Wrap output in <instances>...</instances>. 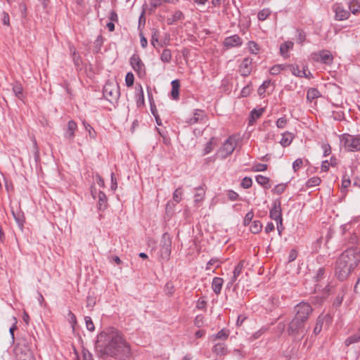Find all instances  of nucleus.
<instances>
[{
  "instance_id": "nucleus-1",
  "label": "nucleus",
  "mask_w": 360,
  "mask_h": 360,
  "mask_svg": "<svg viewBox=\"0 0 360 360\" xmlns=\"http://www.w3.org/2000/svg\"><path fill=\"white\" fill-rule=\"evenodd\" d=\"M360 262V250L350 248L345 250L336 260L335 275L343 281L346 280Z\"/></svg>"
},
{
  "instance_id": "nucleus-2",
  "label": "nucleus",
  "mask_w": 360,
  "mask_h": 360,
  "mask_svg": "<svg viewBox=\"0 0 360 360\" xmlns=\"http://www.w3.org/2000/svg\"><path fill=\"white\" fill-rule=\"evenodd\" d=\"M95 352L97 356L102 359L112 356V328L103 330L97 335Z\"/></svg>"
},
{
  "instance_id": "nucleus-3",
  "label": "nucleus",
  "mask_w": 360,
  "mask_h": 360,
  "mask_svg": "<svg viewBox=\"0 0 360 360\" xmlns=\"http://www.w3.org/2000/svg\"><path fill=\"white\" fill-rule=\"evenodd\" d=\"M130 354L131 349L129 344L123 339L118 330H114V358L126 360Z\"/></svg>"
},
{
  "instance_id": "nucleus-4",
  "label": "nucleus",
  "mask_w": 360,
  "mask_h": 360,
  "mask_svg": "<svg viewBox=\"0 0 360 360\" xmlns=\"http://www.w3.org/2000/svg\"><path fill=\"white\" fill-rule=\"evenodd\" d=\"M14 353L16 360H35L29 342L25 338L18 340L14 348Z\"/></svg>"
},
{
  "instance_id": "nucleus-5",
  "label": "nucleus",
  "mask_w": 360,
  "mask_h": 360,
  "mask_svg": "<svg viewBox=\"0 0 360 360\" xmlns=\"http://www.w3.org/2000/svg\"><path fill=\"white\" fill-rule=\"evenodd\" d=\"M313 311L311 306L305 302H301L295 307V319L305 323Z\"/></svg>"
},
{
  "instance_id": "nucleus-6",
  "label": "nucleus",
  "mask_w": 360,
  "mask_h": 360,
  "mask_svg": "<svg viewBox=\"0 0 360 360\" xmlns=\"http://www.w3.org/2000/svg\"><path fill=\"white\" fill-rule=\"evenodd\" d=\"M341 141L343 142L345 149L348 151L360 150V137L345 134L342 135Z\"/></svg>"
},
{
  "instance_id": "nucleus-7",
  "label": "nucleus",
  "mask_w": 360,
  "mask_h": 360,
  "mask_svg": "<svg viewBox=\"0 0 360 360\" xmlns=\"http://www.w3.org/2000/svg\"><path fill=\"white\" fill-rule=\"evenodd\" d=\"M172 238L168 233H164L160 241V255L163 259H169L171 254Z\"/></svg>"
},
{
  "instance_id": "nucleus-8",
  "label": "nucleus",
  "mask_w": 360,
  "mask_h": 360,
  "mask_svg": "<svg viewBox=\"0 0 360 360\" xmlns=\"http://www.w3.org/2000/svg\"><path fill=\"white\" fill-rule=\"evenodd\" d=\"M304 323H305L293 318L288 325L287 329L288 334L290 336L297 337L303 332Z\"/></svg>"
},
{
  "instance_id": "nucleus-9",
  "label": "nucleus",
  "mask_w": 360,
  "mask_h": 360,
  "mask_svg": "<svg viewBox=\"0 0 360 360\" xmlns=\"http://www.w3.org/2000/svg\"><path fill=\"white\" fill-rule=\"evenodd\" d=\"M311 58L314 61L320 62L326 65H330L333 61V56L328 50H323L319 53H312Z\"/></svg>"
},
{
  "instance_id": "nucleus-10",
  "label": "nucleus",
  "mask_w": 360,
  "mask_h": 360,
  "mask_svg": "<svg viewBox=\"0 0 360 360\" xmlns=\"http://www.w3.org/2000/svg\"><path fill=\"white\" fill-rule=\"evenodd\" d=\"M236 142L233 138L229 136L224 143L223 146L218 150V153L221 155L223 159L230 155L236 148Z\"/></svg>"
},
{
  "instance_id": "nucleus-11",
  "label": "nucleus",
  "mask_w": 360,
  "mask_h": 360,
  "mask_svg": "<svg viewBox=\"0 0 360 360\" xmlns=\"http://www.w3.org/2000/svg\"><path fill=\"white\" fill-rule=\"evenodd\" d=\"M269 217L271 219L275 220L276 222L283 221L281 202L279 200L274 201L273 207L269 212Z\"/></svg>"
},
{
  "instance_id": "nucleus-12",
  "label": "nucleus",
  "mask_w": 360,
  "mask_h": 360,
  "mask_svg": "<svg viewBox=\"0 0 360 360\" xmlns=\"http://www.w3.org/2000/svg\"><path fill=\"white\" fill-rule=\"evenodd\" d=\"M243 44V39L238 35L233 34L227 37L223 41V46L226 49H231L233 47H239Z\"/></svg>"
},
{
  "instance_id": "nucleus-13",
  "label": "nucleus",
  "mask_w": 360,
  "mask_h": 360,
  "mask_svg": "<svg viewBox=\"0 0 360 360\" xmlns=\"http://www.w3.org/2000/svg\"><path fill=\"white\" fill-rule=\"evenodd\" d=\"M333 11L335 13V18L337 20H345L350 16V13L340 4H335L333 6Z\"/></svg>"
},
{
  "instance_id": "nucleus-14",
  "label": "nucleus",
  "mask_w": 360,
  "mask_h": 360,
  "mask_svg": "<svg viewBox=\"0 0 360 360\" xmlns=\"http://www.w3.org/2000/svg\"><path fill=\"white\" fill-rule=\"evenodd\" d=\"M252 59L250 58H245L239 66V72L243 77H247L250 75L252 71Z\"/></svg>"
},
{
  "instance_id": "nucleus-15",
  "label": "nucleus",
  "mask_w": 360,
  "mask_h": 360,
  "mask_svg": "<svg viewBox=\"0 0 360 360\" xmlns=\"http://www.w3.org/2000/svg\"><path fill=\"white\" fill-rule=\"evenodd\" d=\"M205 117L203 110L195 109L193 112V116L186 120V123L189 125H193L202 121Z\"/></svg>"
},
{
  "instance_id": "nucleus-16",
  "label": "nucleus",
  "mask_w": 360,
  "mask_h": 360,
  "mask_svg": "<svg viewBox=\"0 0 360 360\" xmlns=\"http://www.w3.org/2000/svg\"><path fill=\"white\" fill-rule=\"evenodd\" d=\"M178 1L179 0H150L149 11L152 13L157 8L160 7L164 4H176Z\"/></svg>"
},
{
  "instance_id": "nucleus-17",
  "label": "nucleus",
  "mask_w": 360,
  "mask_h": 360,
  "mask_svg": "<svg viewBox=\"0 0 360 360\" xmlns=\"http://www.w3.org/2000/svg\"><path fill=\"white\" fill-rule=\"evenodd\" d=\"M12 214L21 231L23 230L24 224L25 222V218L24 213L20 210V209H18L17 210H12Z\"/></svg>"
},
{
  "instance_id": "nucleus-18",
  "label": "nucleus",
  "mask_w": 360,
  "mask_h": 360,
  "mask_svg": "<svg viewBox=\"0 0 360 360\" xmlns=\"http://www.w3.org/2000/svg\"><path fill=\"white\" fill-rule=\"evenodd\" d=\"M77 129V123L73 120H70L68 122V127L65 132V137L68 140H73L75 133Z\"/></svg>"
},
{
  "instance_id": "nucleus-19",
  "label": "nucleus",
  "mask_w": 360,
  "mask_h": 360,
  "mask_svg": "<svg viewBox=\"0 0 360 360\" xmlns=\"http://www.w3.org/2000/svg\"><path fill=\"white\" fill-rule=\"evenodd\" d=\"M130 63L133 69L137 72L138 74L140 75L142 72L144 65L138 56L133 55L130 58Z\"/></svg>"
},
{
  "instance_id": "nucleus-20",
  "label": "nucleus",
  "mask_w": 360,
  "mask_h": 360,
  "mask_svg": "<svg viewBox=\"0 0 360 360\" xmlns=\"http://www.w3.org/2000/svg\"><path fill=\"white\" fill-rule=\"evenodd\" d=\"M224 283V280L220 277H214L212 282V289L216 295H219Z\"/></svg>"
},
{
  "instance_id": "nucleus-21",
  "label": "nucleus",
  "mask_w": 360,
  "mask_h": 360,
  "mask_svg": "<svg viewBox=\"0 0 360 360\" xmlns=\"http://www.w3.org/2000/svg\"><path fill=\"white\" fill-rule=\"evenodd\" d=\"M205 185L200 186L195 188V193L194 195V202L198 204L202 202L205 198Z\"/></svg>"
},
{
  "instance_id": "nucleus-22",
  "label": "nucleus",
  "mask_w": 360,
  "mask_h": 360,
  "mask_svg": "<svg viewBox=\"0 0 360 360\" xmlns=\"http://www.w3.org/2000/svg\"><path fill=\"white\" fill-rule=\"evenodd\" d=\"M184 19V14L181 11H176L171 17L167 18V23L169 25H172Z\"/></svg>"
},
{
  "instance_id": "nucleus-23",
  "label": "nucleus",
  "mask_w": 360,
  "mask_h": 360,
  "mask_svg": "<svg viewBox=\"0 0 360 360\" xmlns=\"http://www.w3.org/2000/svg\"><path fill=\"white\" fill-rule=\"evenodd\" d=\"M264 112L263 108L259 109L254 108L250 111L249 117V124H252L257 119H259Z\"/></svg>"
},
{
  "instance_id": "nucleus-24",
  "label": "nucleus",
  "mask_w": 360,
  "mask_h": 360,
  "mask_svg": "<svg viewBox=\"0 0 360 360\" xmlns=\"http://www.w3.org/2000/svg\"><path fill=\"white\" fill-rule=\"evenodd\" d=\"M243 268L244 261L239 262L234 268L233 276L231 278V284H233V283L238 279L239 276L241 274Z\"/></svg>"
},
{
  "instance_id": "nucleus-25",
  "label": "nucleus",
  "mask_w": 360,
  "mask_h": 360,
  "mask_svg": "<svg viewBox=\"0 0 360 360\" xmlns=\"http://www.w3.org/2000/svg\"><path fill=\"white\" fill-rule=\"evenodd\" d=\"M172 84V91H171V96L174 100H178L179 98V89H180V83L178 79H174L171 82Z\"/></svg>"
},
{
  "instance_id": "nucleus-26",
  "label": "nucleus",
  "mask_w": 360,
  "mask_h": 360,
  "mask_svg": "<svg viewBox=\"0 0 360 360\" xmlns=\"http://www.w3.org/2000/svg\"><path fill=\"white\" fill-rule=\"evenodd\" d=\"M294 139V136L289 131H285L282 134V138L280 141V143L283 147H287L290 146Z\"/></svg>"
},
{
  "instance_id": "nucleus-27",
  "label": "nucleus",
  "mask_w": 360,
  "mask_h": 360,
  "mask_svg": "<svg viewBox=\"0 0 360 360\" xmlns=\"http://www.w3.org/2000/svg\"><path fill=\"white\" fill-rule=\"evenodd\" d=\"M293 43L288 41L281 44L280 46V53L284 58H288L289 56L288 52L289 50L292 49Z\"/></svg>"
},
{
  "instance_id": "nucleus-28",
  "label": "nucleus",
  "mask_w": 360,
  "mask_h": 360,
  "mask_svg": "<svg viewBox=\"0 0 360 360\" xmlns=\"http://www.w3.org/2000/svg\"><path fill=\"white\" fill-rule=\"evenodd\" d=\"M212 352L218 356H225L227 349L224 343H217L213 347Z\"/></svg>"
},
{
  "instance_id": "nucleus-29",
  "label": "nucleus",
  "mask_w": 360,
  "mask_h": 360,
  "mask_svg": "<svg viewBox=\"0 0 360 360\" xmlns=\"http://www.w3.org/2000/svg\"><path fill=\"white\" fill-rule=\"evenodd\" d=\"M326 269L325 267H320L314 276V280L317 283H320L326 278Z\"/></svg>"
},
{
  "instance_id": "nucleus-30",
  "label": "nucleus",
  "mask_w": 360,
  "mask_h": 360,
  "mask_svg": "<svg viewBox=\"0 0 360 360\" xmlns=\"http://www.w3.org/2000/svg\"><path fill=\"white\" fill-rule=\"evenodd\" d=\"M146 6V4H144L143 5L142 11L139 18L138 30H139V32H142V30L143 29L146 22V18L145 16Z\"/></svg>"
},
{
  "instance_id": "nucleus-31",
  "label": "nucleus",
  "mask_w": 360,
  "mask_h": 360,
  "mask_svg": "<svg viewBox=\"0 0 360 360\" xmlns=\"http://www.w3.org/2000/svg\"><path fill=\"white\" fill-rule=\"evenodd\" d=\"M103 97L106 101L109 103H111L110 97L112 95V88L111 86L110 82H106V84L103 86Z\"/></svg>"
},
{
  "instance_id": "nucleus-32",
  "label": "nucleus",
  "mask_w": 360,
  "mask_h": 360,
  "mask_svg": "<svg viewBox=\"0 0 360 360\" xmlns=\"http://www.w3.org/2000/svg\"><path fill=\"white\" fill-rule=\"evenodd\" d=\"M136 90L137 91L136 95V103L138 106H140L141 105L144 104V94L142 86L141 84H138L136 87Z\"/></svg>"
},
{
  "instance_id": "nucleus-33",
  "label": "nucleus",
  "mask_w": 360,
  "mask_h": 360,
  "mask_svg": "<svg viewBox=\"0 0 360 360\" xmlns=\"http://www.w3.org/2000/svg\"><path fill=\"white\" fill-rule=\"evenodd\" d=\"M287 68H290L291 70V72L293 75L299 77H305L307 75L305 73V70H301L299 69L297 65H287Z\"/></svg>"
},
{
  "instance_id": "nucleus-34",
  "label": "nucleus",
  "mask_w": 360,
  "mask_h": 360,
  "mask_svg": "<svg viewBox=\"0 0 360 360\" xmlns=\"http://www.w3.org/2000/svg\"><path fill=\"white\" fill-rule=\"evenodd\" d=\"M12 89H13V91L14 94L15 95V96L18 97L19 99H22L23 97V95H22L23 88H22V84L18 82H15L13 84Z\"/></svg>"
},
{
  "instance_id": "nucleus-35",
  "label": "nucleus",
  "mask_w": 360,
  "mask_h": 360,
  "mask_svg": "<svg viewBox=\"0 0 360 360\" xmlns=\"http://www.w3.org/2000/svg\"><path fill=\"white\" fill-rule=\"evenodd\" d=\"M255 179L257 183L263 186L264 188H269L270 187L269 179L268 177L262 175H257L255 176Z\"/></svg>"
},
{
  "instance_id": "nucleus-36",
  "label": "nucleus",
  "mask_w": 360,
  "mask_h": 360,
  "mask_svg": "<svg viewBox=\"0 0 360 360\" xmlns=\"http://www.w3.org/2000/svg\"><path fill=\"white\" fill-rule=\"evenodd\" d=\"M319 96H321V94L317 89L310 88L308 89L307 93V98L309 101H311L314 99L319 98Z\"/></svg>"
},
{
  "instance_id": "nucleus-37",
  "label": "nucleus",
  "mask_w": 360,
  "mask_h": 360,
  "mask_svg": "<svg viewBox=\"0 0 360 360\" xmlns=\"http://www.w3.org/2000/svg\"><path fill=\"white\" fill-rule=\"evenodd\" d=\"M262 224L259 220L253 221L250 226V231L254 234L259 233L262 231Z\"/></svg>"
},
{
  "instance_id": "nucleus-38",
  "label": "nucleus",
  "mask_w": 360,
  "mask_h": 360,
  "mask_svg": "<svg viewBox=\"0 0 360 360\" xmlns=\"http://www.w3.org/2000/svg\"><path fill=\"white\" fill-rule=\"evenodd\" d=\"M287 68V65L284 64H277L273 65L270 70L269 73L271 75H278L282 70H285Z\"/></svg>"
},
{
  "instance_id": "nucleus-39",
  "label": "nucleus",
  "mask_w": 360,
  "mask_h": 360,
  "mask_svg": "<svg viewBox=\"0 0 360 360\" xmlns=\"http://www.w3.org/2000/svg\"><path fill=\"white\" fill-rule=\"evenodd\" d=\"M107 205V198L105 194L100 191L98 193V209L103 210L106 207Z\"/></svg>"
},
{
  "instance_id": "nucleus-40",
  "label": "nucleus",
  "mask_w": 360,
  "mask_h": 360,
  "mask_svg": "<svg viewBox=\"0 0 360 360\" xmlns=\"http://www.w3.org/2000/svg\"><path fill=\"white\" fill-rule=\"evenodd\" d=\"M171 59H172V53H171L170 49H164L160 56V60L163 63H170Z\"/></svg>"
},
{
  "instance_id": "nucleus-41",
  "label": "nucleus",
  "mask_w": 360,
  "mask_h": 360,
  "mask_svg": "<svg viewBox=\"0 0 360 360\" xmlns=\"http://www.w3.org/2000/svg\"><path fill=\"white\" fill-rule=\"evenodd\" d=\"M216 139L214 137H212L210 141L206 143L205 147L204 148L203 155H207L211 153L214 148V146L216 144L215 143Z\"/></svg>"
},
{
  "instance_id": "nucleus-42",
  "label": "nucleus",
  "mask_w": 360,
  "mask_h": 360,
  "mask_svg": "<svg viewBox=\"0 0 360 360\" xmlns=\"http://www.w3.org/2000/svg\"><path fill=\"white\" fill-rule=\"evenodd\" d=\"M323 317L322 316H319L317 318L316 326L314 329V333L315 335L319 334V333L321 331L322 327H323Z\"/></svg>"
},
{
  "instance_id": "nucleus-43",
  "label": "nucleus",
  "mask_w": 360,
  "mask_h": 360,
  "mask_svg": "<svg viewBox=\"0 0 360 360\" xmlns=\"http://www.w3.org/2000/svg\"><path fill=\"white\" fill-rule=\"evenodd\" d=\"M321 178H319V176H313L307 181L306 185L308 188H311L319 186L321 184Z\"/></svg>"
},
{
  "instance_id": "nucleus-44",
  "label": "nucleus",
  "mask_w": 360,
  "mask_h": 360,
  "mask_svg": "<svg viewBox=\"0 0 360 360\" xmlns=\"http://www.w3.org/2000/svg\"><path fill=\"white\" fill-rule=\"evenodd\" d=\"M248 49L252 54H257L259 51V45L254 41H250L248 43Z\"/></svg>"
},
{
  "instance_id": "nucleus-45",
  "label": "nucleus",
  "mask_w": 360,
  "mask_h": 360,
  "mask_svg": "<svg viewBox=\"0 0 360 360\" xmlns=\"http://www.w3.org/2000/svg\"><path fill=\"white\" fill-rule=\"evenodd\" d=\"M70 51L72 54L73 62L77 67H79L82 64V59L79 55L76 52L74 48H70Z\"/></svg>"
},
{
  "instance_id": "nucleus-46",
  "label": "nucleus",
  "mask_w": 360,
  "mask_h": 360,
  "mask_svg": "<svg viewBox=\"0 0 360 360\" xmlns=\"http://www.w3.org/2000/svg\"><path fill=\"white\" fill-rule=\"evenodd\" d=\"M270 14L271 11L269 8H264L258 13V20L260 21H264L270 15Z\"/></svg>"
},
{
  "instance_id": "nucleus-47",
  "label": "nucleus",
  "mask_w": 360,
  "mask_h": 360,
  "mask_svg": "<svg viewBox=\"0 0 360 360\" xmlns=\"http://www.w3.org/2000/svg\"><path fill=\"white\" fill-rule=\"evenodd\" d=\"M349 8L350 11L354 15L360 13V4L355 1L350 2Z\"/></svg>"
},
{
  "instance_id": "nucleus-48",
  "label": "nucleus",
  "mask_w": 360,
  "mask_h": 360,
  "mask_svg": "<svg viewBox=\"0 0 360 360\" xmlns=\"http://www.w3.org/2000/svg\"><path fill=\"white\" fill-rule=\"evenodd\" d=\"M296 40L299 44H302L306 40V33L302 30H297Z\"/></svg>"
},
{
  "instance_id": "nucleus-49",
  "label": "nucleus",
  "mask_w": 360,
  "mask_h": 360,
  "mask_svg": "<svg viewBox=\"0 0 360 360\" xmlns=\"http://www.w3.org/2000/svg\"><path fill=\"white\" fill-rule=\"evenodd\" d=\"M102 44H103V37L101 35H98L94 42V48H93L94 52L98 53L101 49Z\"/></svg>"
},
{
  "instance_id": "nucleus-50",
  "label": "nucleus",
  "mask_w": 360,
  "mask_h": 360,
  "mask_svg": "<svg viewBox=\"0 0 360 360\" xmlns=\"http://www.w3.org/2000/svg\"><path fill=\"white\" fill-rule=\"evenodd\" d=\"M82 124H83L84 127H85V129L86 131H88L89 136L92 139H95L96 133L95 130L94 129V128L89 124H88L86 121H83Z\"/></svg>"
},
{
  "instance_id": "nucleus-51",
  "label": "nucleus",
  "mask_w": 360,
  "mask_h": 360,
  "mask_svg": "<svg viewBox=\"0 0 360 360\" xmlns=\"http://www.w3.org/2000/svg\"><path fill=\"white\" fill-rule=\"evenodd\" d=\"M159 40V31L157 29H153L151 33V44L155 47V43Z\"/></svg>"
},
{
  "instance_id": "nucleus-52",
  "label": "nucleus",
  "mask_w": 360,
  "mask_h": 360,
  "mask_svg": "<svg viewBox=\"0 0 360 360\" xmlns=\"http://www.w3.org/2000/svg\"><path fill=\"white\" fill-rule=\"evenodd\" d=\"M252 180L250 177L245 176L242 179V181L240 183L241 187L243 188H249L252 186Z\"/></svg>"
},
{
  "instance_id": "nucleus-53",
  "label": "nucleus",
  "mask_w": 360,
  "mask_h": 360,
  "mask_svg": "<svg viewBox=\"0 0 360 360\" xmlns=\"http://www.w3.org/2000/svg\"><path fill=\"white\" fill-rule=\"evenodd\" d=\"M229 333L227 330L226 329H221V330H219L215 335H214V338L215 339H222V340H226L229 337Z\"/></svg>"
},
{
  "instance_id": "nucleus-54",
  "label": "nucleus",
  "mask_w": 360,
  "mask_h": 360,
  "mask_svg": "<svg viewBox=\"0 0 360 360\" xmlns=\"http://www.w3.org/2000/svg\"><path fill=\"white\" fill-rule=\"evenodd\" d=\"M254 217V212L252 210L248 212L245 217H244V219H243V225L244 226H248L250 224L252 220V218Z\"/></svg>"
},
{
  "instance_id": "nucleus-55",
  "label": "nucleus",
  "mask_w": 360,
  "mask_h": 360,
  "mask_svg": "<svg viewBox=\"0 0 360 360\" xmlns=\"http://www.w3.org/2000/svg\"><path fill=\"white\" fill-rule=\"evenodd\" d=\"M84 320H85L86 327L87 330H89V331H91V332L94 331L95 326L91 320V318L90 316H85Z\"/></svg>"
},
{
  "instance_id": "nucleus-56",
  "label": "nucleus",
  "mask_w": 360,
  "mask_h": 360,
  "mask_svg": "<svg viewBox=\"0 0 360 360\" xmlns=\"http://www.w3.org/2000/svg\"><path fill=\"white\" fill-rule=\"evenodd\" d=\"M68 320L72 326V330H75V325L77 324V319L75 315L70 311L68 313Z\"/></svg>"
},
{
  "instance_id": "nucleus-57",
  "label": "nucleus",
  "mask_w": 360,
  "mask_h": 360,
  "mask_svg": "<svg viewBox=\"0 0 360 360\" xmlns=\"http://www.w3.org/2000/svg\"><path fill=\"white\" fill-rule=\"evenodd\" d=\"M287 123H288V120L286 119V117L285 116H283V117H279L277 120L276 124L278 129H283L285 127Z\"/></svg>"
},
{
  "instance_id": "nucleus-58",
  "label": "nucleus",
  "mask_w": 360,
  "mask_h": 360,
  "mask_svg": "<svg viewBox=\"0 0 360 360\" xmlns=\"http://www.w3.org/2000/svg\"><path fill=\"white\" fill-rule=\"evenodd\" d=\"M267 169V165L257 163L254 165L252 167V170L253 172H263Z\"/></svg>"
},
{
  "instance_id": "nucleus-59",
  "label": "nucleus",
  "mask_w": 360,
  "mask_h": 360,
  "mask_svg": "<svg viewBox=\"0 0 360 360\" xmlns=\"http://www.w3.org/2000/svg\"><path fill=\"white\" fill-rule=\"evenodd\" d=\"M216 265V267L219 266L220 263L217 258H212L207 263L206 266V270H210L212 269V266Z\"/></svg>"
},
{
  "instance_id": "nucleus-60",
  "label": "nucleus",
  "mask_w": 360,
  "mask_h": 360,
  "mask_svg": "<svg viewBox=\"0 0 360 360\" xmlns=\"http://www.w3.org/2000/svg\"><path fill=\"white\" fill-rule=\"evenodd\" d=\"M134 76L132 72H127L125 77V82L127 86H131L134 84Z\"/></svg>"
},
{
  "instance_id": "nucleus-61",
  "label": "nucleus",
  "mask_w": 360,
  "mask_h": 360,
  "mask_svg": "<svg viewBox=\"0 0 360 360\" xmlns=\"http://www.w3.org/2000/svg\"><path fill=\"white\" fill-rule=\"evenodd\" d=\"M181 188H176L173 193V199L176 202H179L181 200L182 195Z\"/></svg>"
},
{
  "instance_id": "nucleus-62",
  "label": "nucleus",
  "mask_w": 360,
  "mask_h": 360,
  "mask_svg": "<svg viewBox=\"0 0 360 360\" xmlns=\"http://www.w3.org/2000/svg\"><path fill=\"white\" fill-rule=\"evenodd\" d=\"M285 188H286L285 184H278L273 188V192L274 193L279 195V194H281L282 193H283L284 191L285 190Z\"/></svg>"
},
{
  "instance_id": "nucleus-63",
  "label": "nucleus",
  "mask_w": 360,
  "mask_h": 360,
  "mask_svg": "<svg viewBox=\"0 0 360 360\" xmlns=\"http://www.w3.org/2000/svg\"><path fill=\"white\" fill-rule=\"evenodd\" d=\"M165 290L169 296H172L174 292V287L171 282H167L165 285Z\"/></svg>"
},
{
  "instance_id": "nucleus-64",
  "label": "nucleus",
  "mask_w": 360,
  "mask_h": 360,
  "mask_svg": "<svg viewBox=\"0 0 360 360\" xmlns=\"http://www.w3.org/2000/svg\"><path fill=\"white\" fill-rule=\"evenodd\" d=\"M82 359L83 360H94L92 354L85 348L82 349Z\"/></svg>"
}]
</instances>
